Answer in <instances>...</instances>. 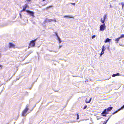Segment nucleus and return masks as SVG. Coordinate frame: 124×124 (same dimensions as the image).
<instances>
[{
    "instance_id": "obj_42",
    "label": "nucleus",
    "mask_w": 124,
    "mask_h": 124,
    "mask_svg": "<svg viewBox=\"0 0 124 124\" xmlns=\"http://www.w3.org/2000/svg\"><path fill=\"white\" fill-rule=\"evenodd\" d=\"M112 115H111L110 116H109V118H110V117H111L112 116Z\"/></svg>"
},
{
    "instance_id": "obj_14",
    "label": "nucleus",
    "mask_w": 124,
    "mask_h": 124,
    "mask_svg": "<svg viewBox=\"0 0 124 124\" xmlns=\"http://www.w3.org/2000/svg\"><path fill=\"white\" fill-rule=\"evenodd\" d=\"M107 18V16L106 15H105L103 17V19L104 20H105Z\"/></svg>"
},
{
    "instance_id": "obj_22",
    "label": "nucleus",
    "mask_w": 124,
    "mask_h": 124,
    "mask_svg": "<svg viewBox=\"0 0 124 124\" xmlns=\"http://www.w3.org/2000/svg\"><path fill=\"white\" fill-rule=\"evenodd\" d=\"M121 5H122V9H123V8L124 7V4L123 3V2H122L121 3Z\"/></svg>"
},
{
    "instance_id": "obj_27",
    "label": "nucleus",
    "mask_w": 124,
    "mask_h": 124,
    "mask_svg": "<svg viewBox=\"0 0 124 124\" xmlns=\"http://www.w3.org/2000/svg\"><path fill=\"white\" fill-rule=\"evenodd\" d=\"M116 76V74H113V75H112V77H115Z\"/></svg>"
},
{
    "instance_id": "obj_13",
    "label": "nucleus",
    "mask_w": 124,
    "mask_h": 124,
    "mask_svg": "<svg viewBox=\"0 0 124 124\" xmlns=\"http://www.w3.org/2000/svg\"><path fill=\"white\" fill-rule=\"evenodd\" d=\"M105 20H103L102 19V18H101V22L103 24H105L104 22H105Z\"/></svg>"
},
{
    "instance_id": "obj_25",
    "label": "nucleus",
    "mask_w": 124,
    "mask_h": 124,
    "mask_svg": "<svg viewBox=\"0 0 124 124\" xmlns=\"http://www.w3.org/2000/svg\"><path fill=\"white\" fill-rule=\"evenodd\" d=\"M77 119H78L79 118L78 114H77Z\"/></svg>"
},
{
    "instance_id": "obj_44",
    "label": "nucleus",
    "mask_w": 124,
    "mask_h": 124,
    "mask_svg": "<svg viewBox=\"0 0 124 124\" xmlns=\"http://www.w3.org/2000/svg\"><path fill=\"white\" fill-rule=\"evenodd\" d=\"M46 4H47V3H46L44 5H43V6H44Z\"/></svg>"
},
{
    "instance_id": "obj_34",
    "label": "nucleus",
    "mask_w": 124,
    "mask_h": 124,
    "mask_svg": "<svg viewBox=\"0 0 124 124\" xmlns=\"http://www.w3.org/2000/svg\"><path fill=\"white\" fill-rule=\"evenodd\" d=\"M59 41V43H61V42H62V41L61 40H60V41Z\"/></svg>"
},
{
    "instance_id": "obj_2",
    "label": "nucleus",
    "mask_w": 124,
    "mask_h": 124,
    "mask_svg": "<svg viewBox=\"0 0 124 124\" xmlns=\"http://www.w3.org/2000/svg\"><path fill=\"white\" fill-rule=\"evenodd\" d=\"M106 27L105 24L101 25L100 27V31H103L106 28Z\"/></svg>"
},
{
    "instance_id": "obj_19",
    "label": "nucleus",
    "mask_w": 124,
    "mask_h": 124,
    "mask_svg": "<svg viewBox=\"0 0 124 124\" xmlns=\"http://www.w3.org/2000/svg\"><path fill=\"white\" fill-rule=\"evenodd\" d=\"M124 108V105L122 106L121 108H119V109H120V110H121L122 109Z\"/></svg>"
},
{
    "instance_id": "obj_43",
    "label": "nucleus",
    "mask_w": 124,
    "mask_h": 124,
    "mask_svg": "<svg viewBox=\"0 0 124 124\" xmlns=\"http://www.w3.org/2000/svg\"><path fill=\"white\" fill-rule=\"evenodd\" d=\"M112 115H111L110 116H109V118H110V117H111L112 116Z\"/></svg>"
},
{
    "instance_id": "obj_6",
    "label": "nucleus",
    "mask_w": 124,
    "mask_h": 124,
    "mask_svg": "<svg viewBox=\"0 0 124 124\" xmlns=\"http://www.w3.org/2000/svg\"><path fill=\"white\" fill-rule=\"evenodd\" d=\"M9 48H16L15 45L12 43H9Z\"/></svg>"
},
{
    "instance_id": "obj_20",
    "label": "nucleus",
    "mask_w": 124,
    "mask_h": 124,
    "mask_svg": "<svg viewBox=\"0 0 124 124\" xmlns=\"http://www.w3.org/2000/svg\"><path fill=\"white\" fill-rule=\"evenodd\" d=\"M28 106H29L28 104H27L26 105V107H25V109H27V110H28L29 109V108H28Z\"/></svg>"
},
{
    "instance_id": "obj_5",
    "label": "nucleus",
    "mask_w": 124,
    "mask_h": 124,
    "mask_svg": "<svg viewBox=\"0 0 124 124\" xmlns=\"http://www.w3.org/2000/svg\"><path fill=\"white\" fill-rule=\"evenodd\" d=\"M26 11L30 15L32 16H34V13L33 12L30 11L29 10H26Z\"/></svg>"
},
{
    "instance_id": "obj_40",
    "label": "nucleus",
    "mask_w": 124,
    "mask_h": 124,
    "mask_svg": "<svg viewBox=\"0 0 124 124\" xmlns=\"http://www.w3.org/2000/svg\"><path fill=\"white\" fill-rule=\"evenodd\" d=\"M20 17L21 18V14H20Z\"/></svg>"
},
{
    "instance_id": "obj_24",
    "label": "nucleus",
    "mask_w": 124,
    "mask_h": 124,
    "mask_svg": "<svg viewBox=\"0 0 124 124\" xmlns=\"http://www.w3.org/2000/svg\"><path fill=\"white\" fill-rule=\"evenodd\" d=\"M55 35L57 37H59L58 35V33L57 32H55Z\"/></svg>"
},
{
    "instance_id": "obj_29",
    "label": "nucleus",
    "mask_w": 124,
    "mask_h": 124,
    "mask_svg": "<svg viewBox=\"0 0 124 124\" xmlns=\"http://www.w3.org/2000/svg\"><path fill=\"white\" fill-rule=\"evenodd\" d=\"M87 107V105H85V106L84 107V109H85Z\"/></svg>"
},
{
    "instance_id": "obj_36",
    "label": "nucleus",
    "mask_w": 124,
    "mask_h": 124,
    "mask_svg": "<svg viewBox=\"0 0 124 124\" xmlns=\"http://www.w3.org/2000/svg\"><path fill=\"white\" fill-rule=\"evenodd\" d=\"M53 20V21H54L55 22H56V20L55 19Z\"/></svg>"
},
{
    "instance_id": "obj_9",
    "label": "nucleus",
    "mask_w": 124,
    "mask_h": 124,
    "mask_svg": "<svg viewBox=\"0 0 124 124\" xmlns=\"http://www.w3.org/2000/svg\"><path fill=\"white\" fill-rule=\"evenodd\" d=\"M111 39L108 38H107L104 41V42L105 43H106L108 42H109L110 41Z\"/></svg>"
},
{
    "instance_id": "obj_37",
    "label": "nucleus",
    "mask_w": 124,
    "mask_h": 124,
    "mask_svg": "<svg viewBox=\"0 0 124 124\" xmlns=\"http://www.w3.org/2000/svg\"><path fill=\"white\" fill-rule=\"evenodd\" d=\"M62 46H60L59 47V48H60L61 47H62Z\"/></svg>"
},
{
    "instance_id": "obj_41",
    "label": "nucleus",
    "mask_w": 124,
    "mask_h": 124,
    "mask_svg": "<svg viewBox=\"0 0 124 124\" xmlns=\"http://www.w3.org/2000/svg\"><path fill=\"white\" fill-rule=\"evenodd\" d=\"M27 0L28 1H30L31 0Z\"/></svg>"
},
{
    "instance_id": "obj_16",
    "label": "nucleus",
    "mask_w": 124,
    "mask_h": 124,
    "mask_svg": "<svg viewBox=\"0 0 124 124\" xmlns=\"http://www.w3.org/2000/svg\"><path fill=\"white\" fill-rule=\"evenodd\" d=\"M105 47H104V46L103 45V46L102 47V51H104L105 50Z\"/></svg>"
},
{
    "instance_id": "obj_30",
    "label": "nucleus",
    "mask_w": 124,
    "mask_h": 124,
    "mask_svg": "<svg viewBox=\"0 0 124 124\" xmlns=\"http://www.w3.org/2000/svg\"><path fill=\"white\" fill-rule=\"evenodd\" d=\"M109 117L106 120V121H105V122L107 123V122L108 121V120H109Z\"/></svg>"
},
{
    "instance_id": "obj_21",
    "label": "nucleus",
    "mask_w": 124,
    "mask_h": 124,
    "mask_svg": "<svg viewBox=\"0 0 124 124\" xmlns=\"http://www.w3.org/2000/svg\"><path fill=\"white\" fill-rule=\"evenodd\" d=\"M91 100H92V98H90V99L89 101H86V102L87 103H89L91 101Z\"/></svg>"
},
{
    "instance_id": "obj_47",
    "label": "nucleus",
    "mask_w": 124,
    "mask_h": 124,
    "mask_svg": "<svg viewBox=\"0 0 124 124\" xmlns=\"http://www.w3.org/2000/svg\"><path fill=\"white\" fill-rule=\"evenodd\" d=\"M45 0H43V1H44Z\"/></svg>"
},
{
    "instance_id": "obj_35",
    "label": "nucleus",
    "mask_w": 124,
    "mask_h": 124,
    "mask_svg": "<svg viewBox=\"0 0 124 124\" xmlns=\"http://www.w3.org/2000/svg\"><path fill=\"white\" fill-rule=\"evenodd\" d=\"M109 46L107 48V49H108V50L109 49Z\"/></svg>"
},
{
    "instance_id": "obj_11",
    "label": "nucleus",
    "mask_w": 124,
    "mask_h": 124,
    "mask_svg": "<svg viewBox=\"0 0 124 124\" xmlns=\"http://www.w3.org/2000/svg\"><path fill=\"white\" fill-rule=\"evenodd\" d=\"M64 17H71L72 18H74V17L73 16H71L70 15H66V16H64Z\"/></svg>"
},
{
    "instance_id": "obj_12",
    "label": "nucleus",
    "mask_w": 124,
    "mask_h": 124,
    "mask_svg": "<svg viewBox=\"0 0 124 124\" xmlns=\"http://www.w3.org/2000/svg\"><path fill=\"white\" fill-rule=\"evenodd\" d=\"M120 109H118L117 110H116V111L115 112H114L112 114V115H114L116 113H117V112H118L119 111H120Z\"/></svg>"
},
{
    "instance_id": "obj_28",
    "label": "nucleus",
    "mask_w": 124,
    "mask_h": 124,
    "mask_svg": "<svg viewBox=\"0 0 124 124\" xmlns=\"http://www.w3.org/2000/svg\"><path fill=\"white\" fill-rule=\"evenodd\" d=\"M116 74V76H119L120 75V74L117 73Z\"/></svg>"
},
{
    "instance_id": "obj_38",
    "label": "nucleus",
    "mask_w": 124,
    "mask_h": 124,
    "mask_svg": "<svg viewBox=\"0 0 124 124\" xmlns=\"http://www.w3.org/2000/svg\"><path fill=\"white\" fill-rule=\"evenodd\" d=\"M30 53H31L33 52V51H30Z\"/></svg>"
},
{
    "instance_id": "obj_8",
    "label": "nucleus",
    "mask_w": 124,
    "mask_h": 124,
    "mask_svg": "<svg viewBox=\"0 0 124 124\" xmlns=\"http://www.w3.org/2000/svg\"><path fill=\"white\" fill-rule=\"evenodd\" d=\"M53 20L51 19H49L48 18H46L45 19L44 21V23H47L48 22H52Z\"/></svg>"
},
{
    "instance_id": "obj_7",
    "label": "nucleus",
    "mask_w": 124,
    "mask_h": 124,
    "mask_svg": "<svg viewBox=\"0 0 124 124\" xmlns=\"http://www.w3.org/2000/svg\"><path fill=\"white\" fill-rule=\"evenodd\" d=\"M28 7V5L27 4H25L24 6H23V10L21 11V12L24 11H26V8H27Z\"/></svg>"
},
{
    "instance_id": "obj_31",
    "label": "nucleus",
    "mask_w": 124,
    "mask_h": 124,
    "mask_svg": "<svg viewBox=\"0 0 124 124\" xmlns=\"http://www.w3.org/2000/svg\"><path fill=\"white\" fill-rule=\"evenodd\" d=\"M71 4L72 5L74 6L75 5V3H71Z\"/></svg>"
},
{
    "instance_id": "obj_46",
    "label": "nucleus",
    "mask_w": 124,
    "mask_h": 124,
    "mask_svg": "<svg viewBox=\"0 0 124 124\" xmlns=\"http://www.w3.org/2000/svg\"><path fill=\"white\" fill-rule=\"evenodd\" d=\"M1 56V53H0V57Z\"/></svg>"
},
{
    "instance_id": "obj_4",
    "label": "nucleus",
    "mask_w": 124,
    "mask_h": 124,
    "mask_svg": "<svg viewBox=\"0 0 124 124\" xmlns=\"http://www.w3.org/2000/svg\"><path fill=\"white\" fill-rule=\"evenodd\" d=\"M28 110L27 109H24L22 112V116H26L27 114L26 113Z\"/></svg>"
},
{
    "instance_id": "obj_39",
    "label": "nucleus",
    "mask_w": 124,
    "mask_h": 124,
    "mask_svg": "<svg viewBox=\"0 0 124 124\" xmlns=\"http://www.w3.org/2000/svg\"><path fill=\"white\" fill-rule=\"evenodd\" d=\"M16 79L17 80H18L19 79V78H17Z\"/></svg>"
},
{
    "instance_id": "obj_3",
    "label": "nucleus",
    "mask_w": 124,
    "mask_h": 124,
    "mask_svg": "<svg viewBox=\"0 0 124 124\" xmlns=\"http://www.w3.org/2000/svg\"><path fill=\"white\" fill-rule=\"evenodd\" d=\"M108 111L107 109H105L101 114L102 115V116H106V115L108 114V113L107 112Z\"/></svg>"
},
{
    "instance_id": "obj_32",
    "label": "nucleus",
    "mask_w": 124,
    "mask_h": 124,
    "mask_svg": "<svg viewBox=\"0 0 124 124\" xmlns=\"http://www.w3.org/2000/svg\"><path fill=\"white\" fill-rule=\"evenodd\" d=\"M51 7V6H49V7H47L46 8H50Z\"/></svg>"
},
{
    "instance_id": "obj_26",
    "label": "nucleus",
    "mask_w": 124,
    "mask_h": 124,
    "mask_svg": "<svg viewBox=\"0 0 124 124\" xmlns=\"http://www.w3.org/2000/svg\"><path fill=\"white\" fill-rule=\"evenodd\" d=\"M95 37H96L95 35H94L92 36V39H93L94 38H95Z\"/></svg>"
},
{
    "instance_id": "obj_17",
    "label": "nucleus",
    "mask_w": 124,
    "mask_h": 124,
    "mask_svg": "<svg viewBox=\"0 0 124 124\" xmlns=\"http://www.w3.org/2000/svg\"><path fill=\"white\" fill-rule=\"evenodd\" d=\"M104 51H101V53L100 54V56H101L104 53Z\"/></svg>"
},
{
    "instance_id": "obj_10",
    "label": "nucleus",
    "mask_w": 124,
    "mask_h": 124,
    "mask_svg": "<svg viewBox=\"0 0 124 124\" xmlns=\"http://www.w3.org/2000/svg\"><path fill=\"white\" fill-rule=\"evenodd\" d=\"M113 107H110L108 108L107 109V111H110L112 109Z\"/></svg>"
},
{
    "instance_id": "obj_23",
    "label": "nucleus",
    "mask_w": 124,
    "mask_h": 124,
    "mask_svg": "<svg viewBox=\"0 0 124 124\" xmlns=\"http://www.w3.org/2000/svg\"><path fill=\"white\" fill-rule=\"evenodd\" d=\"M57 40H58L59 41H60V40H61V39L60 38H59V37H57Z\"/></svg>"
},
{
    "instance_id": "obj_45",
    "label": "nucleus",
    "mask_w": 124,
    "mask_h": 124,
    "mask_svg": "<svg viewBox=\"0 0 124 124\" xmlns=\"http://www.w3.org/2000/svg\"><path fill=\"white\" fill-rule=\"evenodd\" d=\"M110 8H111V7H112V6H111V5H110Z\"/></svg>"
},
{
    "instance_id": "obj_1",
    "label": "nucleus",
    "mask_w": 124,
    "mask_h": 124,
    "mask_svg": "<svg viewBox=\"0 0 124 124\" xmlns=\"http://www.w3.org/2000/svg\"><path fill=\"white\" fill-rule=\"evenodd\" d=\"M37 39V38H36V39L31 41L29 45V46H34L35 45V42L36 41Z\"/></svg>"
},
{
    "instance_id": "obj_15",
    "label": "nucleus",
    "mask_w": 124,
    "mask_h": 124,
    "mask_svg": "<svg viewBox=\"0 0 124 124\" xmlns=\"http://www.w3.org/2000/svg\"><path fill=\"white\" fill-rule=\"evenodd\" d=\"M120 39V38L119 37L118 38H117L115 40L116 41H117V42H116L117 43H118V41H119V39Z\"/></svg>"
},
{
    "instance_id": "obj_33",
    "label": "nucleus",
    "mask_w": 124,
    "mask_h": 124,
    "mask_svg": "<svg viewBox=\"0 0 124 124\" xmlns=\"http://www.w3.org/2000/svg\"><path fill=\"white\" fill-rule=\"evenodd\" d=\"M106 123H106L105 121H104V122L103 123V124H106Z\"/></svg>"
},
{
    "instance_id": "obj_18",
    "label": "nucleus",
    "mask_w": 124,
    "mask_h": 124,
    "mask_svg": "<svg viewBox=\"0 0 124 124\" xmlns=\"http://www.w3.org/2000/svg\"><path fill=\"white\" fill-rule=\"evenodd\" d=\"M120 39L124 38V34H122L121 36L119 37Z\"/></svg>"
}]
</instances>
